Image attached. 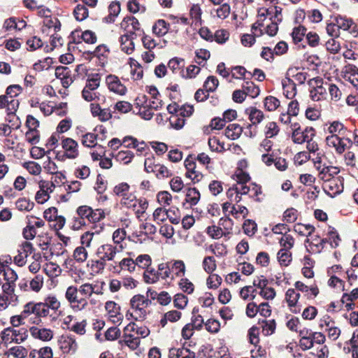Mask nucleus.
<instances>
[{
    "instance_id": "6ab92c4d",
    "label": "nucleus",
    "mask_w": 358,
    "mask_h": 358,
    "mask_svg": "<svg viewBox=\"0 0 358 358\" xmlns=\"http://www.w3.org/2000/svg\"><path fill=\"white\" fill-rule=\"evenodd\" d=\"M219 85L218 79L214 76H208L203 83V87L205 89L206 92H213L216 90Z\"/></svg>"
},
{
    "instance_id": "e433bc0d",
    "label": "nucleus",
    "mask_w": 358,
    "mask_h": 358,
    "mask_svg": "<svg viewBox=\"0 0 358 358\" xmlns=\"http://www.w3.org/2000/svg\"><path fill=\"white\" fill-rule=\"evenodd\" d=\"M53 59L52 57H48L43 61L38 60V62H36L33 66L34 69L38 71H43L45 69H48L53 64Z\"/></svg>"
},
{
    "instance_id": "9b49d317",
    "label": "nucleus",
    "mask_w": 358,
    "mask_h": 358,
    "mask_svg": "<svg viewBox=\"0 0 358 358\" xmlns=\"http://www.w3.org/2000/svg\"><path fill=\"white\" fill-rule=\"evenodd\" d=\"M62 148L66 150L65 152H68L69 155H75V159L78 156L79 152L78 150V143L71 138L63 137L62 142Z\"/></svg>"
},
{
    "instance_id": "b1692460",
    "label": "nucleus",
    "mask_w": 358,
    "mask_h": 358,
    "mask_svg": "<svg viewBox=\"0 0 358 358\" xmlns=\"http://www.w3.org/2000/svg\"><path fill=\"white\" fill-rule=\"evenodd\" d=\"M244 233L248 236H252L257 231V224L250 219L245 220L243 224Z\"/></svg>"
},
{
    "instance_id": "864d4df0",
    "label": "nucleus",
    "mask_w": 358,
    "mask_h": 358,
    "mask_svg": "<svg viewBox=\"0 0 358 358\" xmlns=\"http://www.w3.org/2000/svg\"><path fill=\"white\" fill-rule=\"evenodd\" d=\"M302 130L300 128L292 129V139L296 144H302L307 141L308 136H301Z\"/></svg>"
},
{
    "instance_id": "0e129e2a",
    "label": "nucleus",
    "mask_w": 358,
    "mask_h": 358,
    "mask_svg": "<svg viewBox=\"0 0 358 358\" xmlns=\"http://www.w3.org/2000/svg\"><path fill=\"white\" fill-rule=\"evenodd\" d=\"M327 51L331 54H336L340 51V43L334 38L329 39L325 44Z\"/></svg>"
},
{
    "instance_id": "79ce46f5",
    "label": "nucleus",
    "mask_w": 358,
    "mask_h": 358,
    "mask_svg": "<svg viewBox=\"0 0 358 358\" xmlns=\"http://www.w3.org/2000/svg\"><path fill=\"white\" fill-rule=\"evenodd\" d=\"M77 292L78 289L76 287L70 286L67 288L65 296L69 302H70L71 303H81L82 300H78L77 299Z\"/></svg>"
},
{
    "instance_id": "3c124183",
    "label": "nucleus",
    "mask_w": 358,
    "mask_h": 358,
    "mask_svg": "<svg viewBox=\"0 0 358 358\" xmlns=\"http://www.w3.org/2000/svg\"><path fill=\"white\" fill-rule=\"evenodd\" d=\"M4 280L7 282L15 284V281L17 279V275L16 272L7 266L6 268H3Z\"/></svg>"
},
{
    "instance_id": "72a5a7b5",
    "label": "nucleus",
    "mask_w": 358,
    "mask_h": 358,
    "mask_svg": "<svg viewBox=\"0 0 358 358\" xmlns=\"http://www.w3.org/2000/svg\"><path fill=\"white\" fill-rule=\"evenodd\" d=\"M201 69L199 67L196 66V65H189L187 67L186 71L187 74H184V70L182 69L180 71V76L182 78L188 79V78H195L196 75L199 74Z\"/></svg>"
},
{
    "instance_id": "1a4fd4ad",
    "label": "nucleus",
    "mask_w": 358,
    "mask_h": 358,
    "mask_svg": "<svg viewBox=\"0 0 358 358\" xmlns=\"http://www.w3.org/2000/svg\"><path fill=\"white\" fill-rule=\"evenodd\" d=\"M243 131V128L240 124H229L224 130V135L231 140H236L241 136Z\"/></svg>"
},
{
    "instance_id": "0eeeda50",
    "label": "nucleus",
    "mask_w": 358,
    "mask_h": 358,
    "mask_svg": "<svg viewBox=\"0 0 358 358\" xmlns=\"http://www.w3.org/2000/svg\"><path fill=\"white\" fill-rule=\"evenodd\" d=\"M59 344L64 353H74L78 347L75 338L71 336H62L61 339L59 340Z\"/></svg>"
},
{
    "instance_id": "69168bd1",
    "label": "nucleus",
    "mask_w": 358,
    "mask_h": 358,
    "mask_svg": "<svg viewBox=\"0 0 358 358\" xmlns=\"http://www.w3.org/2000/svg\"><path fill=\"white\" fill-rule=\"evenodd\" d=\"M256 263L262 266L266 267L270 263V257L266 252H259L256 257Z\"/></svg>"
},
{
    "instance_id": "f03ea898",
    "label": "nucleus",
    "mask_w": 358,
    "mask_h": 358,
    "mask_svg": "<svg viewBox=\"0 0 358 358\" xmlns=\"http://www.w3.org/2000/svg\"><path fill=\"white\" fill-rule=\"evenodd\" d=\"M137 34L134 31H129L120 37L121 50L127 55H131L134 50V40Z\"/></svg>"
},
{
    "instance_id": "39448f33",
    "label": "nucleus",
    "mask_w": 358,
    "mask_h": 358,
    "mask_svg": "<svg viewBox=\"0 0 358 358\" xmlns=\"http://www.w3.org/2000/svg\"><path fill=\"white\" fill-rule=\"evenodd\" d=\"M329 182L328 189L329 191H332L333 193L327 191L325 188H324V191L331 198H334L343 192V178H342V180L339 178H332L329 180Z\"/></svg>"
},
{
    "instance_id": "c85d7f7f",
    "label": "nucleus",
    "mask_w": 358,
    "mask_h": 358,
    "mask_svg": "<svg viewBox=\"0 0 358 358\" xmlns=\"http://www.w3.org/2000/svg\"><path fill=\"white\" fill-rule=\"evenodd\" d=\"M105 262L101 258L98 260H90L87 262V266L90 267L95 273H101L106 266Z\"/></svg>"
},
{
    "instance_id": "58836bf2",
    "label": "nucleus",
    "mask_w": 358,
    "mask_h": 358,
    "mask_svg": "<svg viewBox=\"0 0 358 358\" xmlns=\"http://www.w3.org/2000/svg\"><path fill=\"white\" fill-rule=\"evenodd\" d=\"M27 141L31 145L36 144L40 140V133L38 129H30L25 134Z\"/></svg>"
},
{
    "instance_id": "f257e3e1",
    "label": "nucleus",
    "mask_w": 358,
    "mask_h": 358,
    "mask_svg": "<svg viewBox=\"0 0 358 358\" xmlns=\"http://www.w3.org/2000/svg\"><path fill=\"white\" fill-rule=\"evenodd\" d=\"M153 220L158 224L169 219L170 222L177 224L180 220V212L178 208L173 206L169 210L159 207L153 213Z\"/></svg>"
},
{
    "instance_id": "6e6552de",
    "label": "nucleus",
    "mask_w": 358,
    "mask_h": 358,
    "mask_svg": "<svg viewBox=\"0 0 358 358\" xmlns=\"http://www.w3.org/2000/svg\"><path fill=\"white\" fill-rule=\"evenodd\" d=\"M331 18H333V16H331ZM333 22L338 30L342 29L345 31L349 30L354 24L352 19L347 18L345 16H342L338 14L334 16Z\"/></svg>"
},
{
    "instance_id": "052dcab7",
    "label": "nucleus",
    "mask_w": 358,
    "mask_h": 358,
    "mask_svg": "<svg viewBox=\"0 0 358 358\" xmlns=\"http://www.w3.org/2000/svg\"><path fill=\"white\" fill-rule=\"evenodd\" d=\"M169 184H170L171 190L175 192H180L184 187L183 181L181 179V178L179 176H176V177L172 178L170 180Z\"/></svg>"
},
{
    "instance_id": "412c9836",
    "label": "nucleus",
    "mask_w": 358,
    "mask_h": 358,
    "mask_svg": "<svg viewBox=\"0 0 358 358\" xmlns=\"http://www.w3.org/2000/svg\"><path fill=\"white\" fill-rule=\"evenodd\" d=\"M124 337L128 339L120 340L119 343L122 345L124 343L131 350H136L140 345V339L137 337L134 338L133 335L127 334V333L124 334Z\"/></svg>"
},
{
    "instance_id": "2f4dec72",
    "label": "nucleus",
    "mask_w": 358,
    "mask_h": 358,
    "mask_svg": "<svg viewBox=\"0 0 358 358\" xmlns=\"http://www.w3.org/2000/svg\"><path fill=\"white\" fill-rule=\"evenodd\" d=\"M102 50H103V51L106 52H110V50L108 46H106L104 44H101V45L96 46L95 50L93 52L90 51V50L85 51L84 55H93L94 57H96L99 60H101V57H105L104 54L101 52Z\"/></svg>"
},
{
    "instance_id": "e2e57ef3",
    "label": "nucleus",
    "mask_w": 358,
    "mask_h": 358,
    "mask_svg": "<svg viewBox=\"0 0 358 358\" xmlns=\"http://www.w3.org/2000/svg\"><path fill=\"white\" fill-rule=\"evenodd\" d=\"M222 281V278L217 274L209 276L207 279L208 287L209 289H217L221 285Z\"/></svg>"
},
{
    "instance_id": "473e14b6",
    "label": "nucleus",
    "mask_w": 358,
    "mask_h": 358,
    "mask_svg": "<svg viewBox=\"0 0 358 358\" xmlns=\"http://www.w3.org/2000/svg\"><path fill=\"white\" fill-rule=\"evenodd\" d=\"M187 302V297L182 293L176 294L174 296L173 304L174 306L178 309H184L186 307Z\"/></svg>"
},
{
    "instance_id": "dca6fc26",
    "label": "nucleus",
    "mask_w": 358,
    "mask_h": 358,
    "mask_svg": "<svg viewBox=\"0 0 358 358\" xmlns=\"http://www.w3.org/2000/svg\"><path fill=\"white\" fill-rule=\"evenodd\" d=\"M245 96L248 95L251 98L255 99L259 95L260 89L251 81H245L242 86Z\"/></svg>"
},
{
    "instance_id": "13d9d810",
    "label": "nucleus",
    "mask_w": 358,
    "mask_h": 358,
    "mask_svg": "<svg viewBox=\"0 0 358 358\" xmlns=\"http://www.w3.org/2000/svg\"><path fill=\"white\" fill-rule=\"evenodd\" d=\"M78 37L88 44H94L97 41L95 33L91 30H85L82 33L81 36Z\"/></svg>"
},
{
    "instance_id": "4be33fe9",
    "label": "nucleus",
    "mask_w": 358,
    "mask_h": 358,
    "mask_svg": "<svg viewBox=\"0 0 358 358\" xmlns=\"http://www.w3.org/2000/svg\"><path fill=\"white\" fill-rule=\"evenodd\" d=\"M101 75L99 73H91L88 75L87 83L86 84V89L90 90H95L100 85Z\"/></svg>"
},
{
    "instance_id": "a18cd8bd",
    "label": "nucleus",
    "mask_w": 358,
    "mask_h": 358,
    "mask_svg": "<svg viewBox=\"0 0 358 358\" xmlns=\"http://www.w3.org/2000/svg\"><path fill=\"white\" fill-rule=\"evenodd\" d=\"M154 172L157 178H168L172 176V173L167 169L164 165H161L159 164H156V166L154 169Z\"/></svg>"
},
{
    "instance_id": "aec40b11",
    "label": "nucleus",
    "mask_w": 358,
    "mask_h": 358,
    "mask_svg": "<svg viewBox=\"0 0 358 358\" xmlns=\"http://www.w3.org/2000/svg\"><path fill=\"white\" fill-rule=\"evenodd\" d=\"M88 9L84 4L77 5L73 10V15L77 21H83L88 17Z\"/></svg>"
},
{
    "instance_id": "5fc2aeb1",
    "label": "nucleus",
    "mask_w": 358,
    "mask_h": 358,
    "mask_svg": "<svg viewBox=\"0 0 358 358\" xmlns=\"http://www.w3.org/2000/svg\"><path fill=\"white\" fill-rule=\"evenodd\" d=\"M121 334L120 330L116 327H111L105 332V338L107 341H115L117 339Z\"/></svg>"
},
{
    "instance_id": "c756f323",
    "label": "nucleus",
    "mask_w": 358,
    "mask_h": 358,
    "mask_svg": "<svg viewBox=\"0 0 358 358\" xmlns=\"http://www.w3.org/2000/svg\"><path fill=\"white\" fill-rule=\"evenodd\" d=\"M185 60L182 58L175 57L168 62V67L176 73L178 69H183Z\"/></svg>"
},
{
    "instance_id": "20e7f679",
    "label": "nucleus",
    "mask_w": 358,
    "mask_h": 358,
    "mask_svg": "<svg viewBox=\"0 0 358 358\" xmlns=\"http://www.w3.org/2000/svg\"><path fill=\"white\" fill-rule=\"evenodd\" d=\"M117 252L116 247L110 244H105L98 248L96 254L106 262L113 260Z\"/></svg>"
},
{
    "instance_id": "4d7b16f0",
    "label": "nucleus",
    "mask_w": 358,
    "mask_h": 358,
    "mask_svg": "<svg viewBox=\"0 0 358 358\" xmlns=\"http://www.w3.org/2000/svg\"><path fill=\"white\" fill-rule=\"evenodd\" d=\"M208 145L212 151L220 152L225 150L224 143H220V141L215 137L209 138Z\"/></svg>"
},
{
    "instance_id": "8fccbe9b",
    "label": "nucleus",
    "mask_w": 358,
    "mask_h": 358,
    "mask_svg": "<svg viewBox=\"0 0 358 358\" xmlns=\"http://www.w3.org/2000/svg\"><path fill=\"white\" fill-rule=\"evenodd\" d=\"M169 122L171 127L177 130L181 129L185 124V118L180 116V115L171 116L169 118Z\"/></svg>"
},
{
    "instance_id": "f704fd0d",
    "label": "nucleus",
    "mask_w": 358,
    "mask_h": 358,
    "mask_svg": "<svg viewBox=\"0 0 358 358\" xmlns=\"http://www.w3.org/2000/svg\"><path fill=\"white\" fill-rule=\"evenodd\" d=\"M203 266L206 273H213L216 268L215 258L213 256L206 257L203 261Z\"/></svg>"
},
{
    "instance_id": "423d86ee",
    "label": "nucleus",
    "mask_w": 358,
    "mask_h": 358,
    "mask_svg": "<svg viewBox=\"0 0 358 358\" xmlns=\"http://www.w3.org/2000/svg\"><path fill=\"white\" fill-rule=\"evenodd\" d=\"M31 335L36 339L43 341H49L53 338L52 331L50 329H39L35 326L31 327L29 329Z\"/></svg>"
},
{
    "instance_id": "2eb2a0df",
    "label": "nucleus",
    "mask_w": 358,
    "mask_h": 358,
    "mask_svg": "<svg viewBox=\"0 0 358 358\" xmlns=\"http://www.w3.org/2000/svg\"><path fill=\"white\" fill-rule=\"evenodd\" d=\"M201 194L196 187H188L187 189L185 202L189 203L192 206L198 203Z\"/></svg>"
},
{
    "instance_id": "7ed1b4c3",
    "label": "nucleus",
    "mask_w": 358,
    "mask_h": 358,
    "mask_svg": "<svg viewBox=\"0 0 358 358\" xmlns=\"http://www.w3.org/2000/svg\"><path fill=\"white\" fill-rule=\"evenodd\" d=\"M106 83L110 91L120 95L126 94L127 87L122 84L117 76L112 74L107 76Z\"/></svg>"
},
{
    "instance_id": "09e8293b",
    "label": "nucleus",
    "mask_w": 358,
    "mask_h": 358,
    "mask_svg": "<svg viewBox=\"0 0 358 358\" xmlns=\"http://www.w3.org/2000/svg\"><path fill=\"white\" fill-rule=\"evenodd\" d=\"M36 234V231L35 226L32 225L31 222H29L27 226L22 230L23 238L26 240H33L35 238Z\"/></svg>"
},
{
    "instance_id": "4c0bfd02",
    "label": "nucleus",
    "mask_w": 358,
    "mask_h": 358,
    "mask_svg": "<svg viewBox=\"0 0 358 358\" xmlns=\"http://www.w3.org/2000/svg\"><path fill=\"white\" fill-rule=\"evenodd\" d=\"M73 256L76 262L83 263L87 258V252L84 247L79 246L74 250Z\"/></svg>"
},
{
    "instance_id": "774afa93",
    "label": "nucleus",
    "mask_w": 358,
    "mask_h": 358,
    "mask_svg": "<svg viewBox=\"0 0 358 358\" xmlns=\"http://www.w3.org/2000/svg\"><path fill=\"white\" fill-rule=\"evenodd\" d=\"M180 289L187 294H192L194 292V286L187 278H182L179 282Z\"/></svg>"
},
{
    "instance_id": "9d476101",
    "label": "nucleus",
    "mask_w": 358,
    "mask_h": 358,
    "mask_svg": "<svg viewBox=\"0 0 358 358\" xmlns=\"http://www.w3.org/2000/svg\"><path fill=\"white\" fill-rule=\"evenodd\" d=\"M245 113L248 115L249 120L252 124H259L264 119V115L263 112L256 107H249L245 110Z\"/></svg>"
},
{
    "instance_id": "cd10ccee",
    "label": "nucleus",
    "mask_w": 358,
    "mask_h": 358,
    "mask_svg": "<svg viewBox=\"0 0 358 358\" xmlns=\"http://www.w3.org/2000/svg\"><path fill=\"white\" fill-rule=\"evenodd\" d=\"M186 344L187 342H185L182 348H178L176 354V358H196L195 352L186 348Z\"/></svg>"
},
{
    "instance_id": "a211bd4d",
    "label": "nucleus",
    "mask_w": 358,
    "mask_h": 358,
    "mask_svg": "<svg viewBox=\"0 0 358 358\" xmlns=\"http://www.w3.org/2000/svg\"><path fill=\"white\" fill-rule=\"evenodd\" d=\"M299 298L300 294L296 292L295 289L293 288H289L286 292L285 299L289 308L295 307L298 303Z\"/></svg>"
},
{
    "instance_id": "5701e85b",
    "label": "nucleus",
    "mask_w": 358,
    "mask_h": 358,
    "mask_svg": "<svg viewBox=\"0 0 358 358\" xmlns=\"http://www.w3.org/2000/svg\"><path fill=\"white\" fill-rule=\"evenodd\" d=\"M111 156L114 157L113 154ZM134 157L133 152L130 150H121L115 155V158L117 161L124 162L125 164H129Z\"/></svg>"
},
{
    "instance_id": "ea45409f",
    "label": "nucleus",
    "mask_w": 358,
    "mask_h": 358,
    "mask_svg": "<svg viewBox=\"0 0 358 358\" xmlns=\"http://www.w3.org/2000/svg\"><path fill=\"white\" fill-rule=\"evenodd\" d=\"M262 323L264 324V325L262 327L263 328V332L265 336H270L273 334L276 328V323L275 320H263L262 321Z\"/></svg>"
},
{
    "instance_id": "f3484780",
    "label": "nucleus",
    "mask_w": 358,
    "mask_h": 358,
    "mask_svg": "<svg viewBox=\"0 0 358 358\" xmlns=\"http://www.w3.org/2000/svg\"><path fill=\"white\" fill-rule=\"evenodd\" d=\"M105 308L110 315V317L120 316L118 320H122L123 315L120 313V306L113 301H108L105 303Z\"/></svg>"
},
{
    "instance_id": "680f3d73",
    "label": "nucleus",
    "mask_w": 358,
    "mask_h": 358,
    "mask_svg": "<svg viewBox=\"0 0 358 358\" xmlns=\"http://www.w3.org/2000/svg\"><path fill=\"white\" fill-rule=\"evenodd\" d=\"M38 303H35L34 301H29L23 307V314L27 317L31 314L36 315V313L37 312Z\"/></svg>"
},
{
    "instance_id": "c03bdc74",
    "label": "nucleus",
    "mask_w": 358,
    "mask_h": 358,
    "mask_svg": "<svg viewBox=\"0 0 358 358\" xmlns=\"http://www.w3.org/2000/svg\"><path fill=\"white\" fill-rule=\"evenodd\" d=\"M206 329L212 334L217 333L220 329V323L217 320L209 319L205 322Z\"/></svg>"
},
{
    "instance_id": "a878e982",
    "label": "nucleus",
    "mask_w": 358,
    "mask_h": 358,
    "mask_svg": "<svg viewBox=\"0 0 358 358\" xmlns=\"http://www.w3.org/2000/svg\"><path fill=\"white\" fill-rule=\"evenodd\" d=\"M277 257L280 264L284 266H287L292 261V254L284 248L278 251Z\"/></svg>"
},
{
    "instance_id": "603ef678",
    "label": "nucleus",
    "mask_w": 358,
    "mask_h": 358,
    "mask_svg": "<svg viewBox=\"0 0 358 358\" xmlns=\"http://www.w3.org/2000/svg\"><path fill=\"white\" fill-rule=\"evenodd\" d=\"M248 338L250 344L257 345L259 342V328L256 326H252L248 330Z\"/></svg>"
},
{
    "instance_id": "49530a36",
    "label": "nucleus",
    "mask_w": 358,
    "mask_h": 358,
    "mask_svg": "<svg viewBox=\"0 0 358 358\" xmlns=\"http://www.w3.org/2000/svg\"><path fill=\"white\" fill-rule=\"evenodd\" d=\"M129 187V185L127 182H121L114 187L113 192L115 195L121 196L123 197V199H125Z\"/></svg>"
},
{
    "instance_id": "a19ab883",
    "label": "nucleus",
    "mask_w": 358,
    "mask_h": 358,
    "mask_svg": "<svg viewBox=\"0 0 358 358\" xmlns=\"http://www.w3.org/2000/svg\"><path fill=\"white\" fill-rule=\"evenodd\" d=\"M23 166L29 172L30 174L38 176L41 172V166L35 162H28L23 164Z\"/></svg>"
},
{
    "instance_id": "4468645a",
    "label": "nucleus",
    "mask_w": 358,
    "mask_h": 358,
    "mask_svg": "<svg viewBox=\"0 0 358 358\" xmlns=\"http://www.w3.org/2000/svg\"><path fill=\"white\" fill-rule=\"evenodd\" d=\"M170 24L164 20H158L152 26V32L157 36H164L169 30Z\"/></svg>"
},
{
    "instance_id": "bf43d9fd",
    "label": "nucleus",
    "mask_w": 358,
    "mask_h": 358,
    "mask_svg": "<svg viewBox=\"0 0 358 358\" xmlns=\"http://www.w3.org/2000/svg\"><path fill=\"white\" fill-rule=\"evenodd\" d=\"M157 199L159 203L169 206L172 200V196L167 191H161L158 192Z\"/></svg>"
},
{
    "instance_id": "f8f14e48",
    "label": "nucleus",
    "mask_w": 358,
    "mask_h": 358,
    "mask_svg": "<svg viewBox=\"0 0 358 358\" xmlns=\"http://www.w3.org/2000/svg\"><path fill=\"white\" fill-rule=\"evenodd\" d=\"M12 338L10 343H15L20 344L24 342L28 337V331L25 328H21L18 330L15 329L13 327H11Z\"/></svg>"
},
{
    "instance_id": "ddd939ff",
    "label": "nucleus",
    "mask_w": 358,
    "mask_h": 358,
    "mask_svg": "<svg viewBox=\"0 0 358 358\" xmlns=\"http://www.w3.org/2000/svg\"><path fill=\"white\" fill-rule=\"evenodd\" d=\"M318 332H308V336H303L299 341V345L303 350L312 348L314 345L315 339Z\"/></svg>"
},
{
    "instance_id": "338daca9",
    "label": "nucleus",
    "mask_w": 358,
    "mask_h": 358,
    "mask_svg": "<svg viewBox=\"0 0 358 358\" xmlns=\"http://www.w3.org/2000/svg\"><path fill=\"white\" fill-rule=\"evenodd\" d=\"M191 326L192 327V330L199 331L203 328V325L205 324L203 317L201 315L192 317L191 318Z\"/></svg>"
},
{
    "instance_id": "bb28decb",
    "label": "nucleus",
    "mask_w": 358,
    "mask_h": 358,
    "mask_svg": "<svg viewBox=\"0 0 358 358\" xmlns=\"http://www.w3.org/2000/svg\"><path fill=\"white\" fill-rule=\"evenodd\" d=\"M206 232L213 239H219L222 236H226V233H223L222 229L220 226H209L206 228Z\"/></svg>"
},
{
    "instance_id": "c9c22d12",
    "label": "nucleus",
    "mask_w": 358,
    "mask_h": 358,
    "mask_svg": "<svg viewBox=\"0 0 358 358\" xmlns=\"http://www.w3.org/2000/svg\"><path fill=\"white\" fill-rule=\"evenodd\" d=\"M280 129L275 122H270L266 125V138H273L278 134Z\"/></svg>"
},
{
    "instance_id": "7c9ffc66",
    "label": "nucleus",
    "mask_w": 358,
    "mask_h": 358,
    "mask_svg": "<svg viewBox=\"0 0 358 358\" xmlns=\"http://www.w3.org/2000/svg\"><path fill=\"white\" fill-rule=\"evenodd\" d=\"M10 354L15 358H24L27 355V350L23 346H14L9 349L8 352L5 355Z\"/></svg>"
},
{
    "instance_id": "6e6d98bb",
    "label": "nucleus",
    "mask_w": 358,
    "mask_h": 358,
    "mask_svg": "<svg viewBox=\"0 0 358 358\" xmlns=\"http://www.w3.org/2000/svg\"><path fill=\"white\" fill-rule=\"evenodd\" d=\"M229 37V32L225 29H218L214 35L215 41L219 44H224L228 41Z\"/></svg>"
},
{
    "instance_id": "de8ad7c7",
    "label": "nucleus",
    "mask_w": 358,
    "mask_h": 358,
    "mask_svg": "<svg viewBox=\"0 0 358 358\" xmlns=\"http://www.w3.org/2000/svg\"><path fill=\"white\" fill-rule=\"evenodd\" d=\"M282 18H278L276 21H271V24L266 27L265 33L269 36H275L278 31V24L281 23Z\"/></svg>"
},
{
    "instance_id": "393cba45",
    "label": "nucleus",
    "mask_w": 358,
    "mask_h": 358,
    "mask_svg": "<svg viewBox=\"0 0 358 358\" xmlns=\"http://www.w3.org/2000/svg\"><path fill=\"white\" fill-rule=\"evenodd\" d=\"M280 101L275 96H267L264 100V106L268 111H273L280 106Z\"/></svg>"
},
{
    "instance_id": "37998d69",
    "label": "nucleus",
    "mask_w": 358,
    "mask_h": 358,
    "mask_svg": "<svg viewBox=\"0 0 358 358\" xmlns=\"http://www.w3.org/2000/svg\"><path fill=\"white\" fill-rule=\"evenodd\" d=\"M135 262V266L138 265L142 268H148L150 266L152 259L149 255H140L137 257Z\"/></svg>"
}]
</instances>
